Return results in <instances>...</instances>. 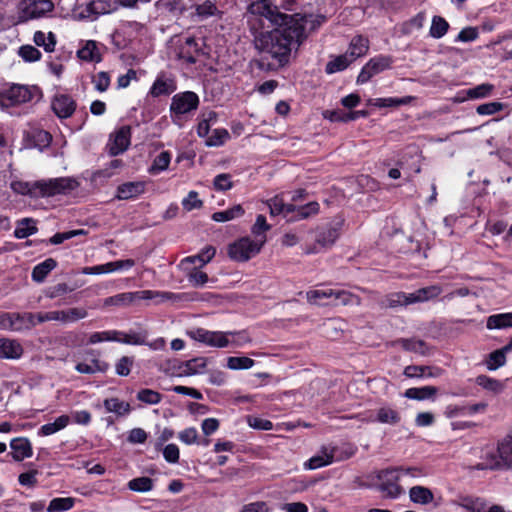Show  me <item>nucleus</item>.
<instances>
[{"mask_svg":"<svg viewBox=\"0 0 512 512\" xmlns=\"http://www.w3.org/2000/svg\"><path fill=\"white\" fill-rule=\"evenodd\" d=\"M250 12L264 17L277 28L260 33L255 37L256 49L268 55L274 62L266 63L264 58L256 61L261 70H276L287 66L290 62L292 50H297L306 39L304 26L293 20L289 15L279 11L278 7L270 4L268 0H259L250 6Z\"/></svg>","mask_w":512,"mask_h":512,"instance_id":"f257e3e1","label":"nucleus"},{"mask_svg":"<svg viewBox=\"0 0 512 512\" xmlns=\"http://www.w3.org/2000/svg\"><path fill=\"white\" fill-rule=\"evenodd\" d=\"M368 116V111L366 110H358L351 112H339V111H331L325 114V117L329 118V120L333 122H349L354 121L359 118H365Z\"/></svg>","mask_w":512,"mask_h":512,"instance_id":"e433bc0d","label":"nucleus"},{"mask_svg":"<svg viewBox=\"0 0 512 512\" xmlns=\"http://www.w3.org/2000/svg\"><path fill=\"white\" fill-rule=\"evenodd\" d=\"M207 359L204 357L193 358L184 362H181L178 369L180 376H190L194 374L202 373L206 368Z\"/></svg>","mask_w":512,"mask_h":512,"instance_id":"4be33fe9","label":"nucleus"},{"mask_svg":"<svg viewBox=\"0 0 512 512\" xmlns=\"http://www.w3.org/2000/svg\"><path fill=\"white\" fill-rule=\"evenodd\" d=\"M331 299H334V305H343V306H360L362 301L358 295H355L346 290H336L333 289V296Z\"/></svg>","mask_w":512,"mask_h":512,"instance_id":"f704fd0d","label":"nucleus"},{"mask_svg":"<svg viewBox=\"0 0 512 512\" xmlns=\"http://www.w3.org/2000/svg\"><path fill=\"white\" fill-rule=\"evenodd\" d=\"M484 461L481 463H478L475 468L477 470H497V469H503L504 468V462L500 458V453L498 451L495 452H489L484 456Z\"/></svg>","mask_w":512,"mask_h":512,"instance_id":"79ce46f5","label":"nucleus"},{"mask_svg":"<svg viewBox=\"0 0 512 512\" xmlns=\"http://www.w3.org/2000/svg\"><path fill=\"white\" fill-rule=\"evenodd\" d=\"M31 140L33 142L34 147L42 151L51 144L52 136L48 131L36 129L33 130L31 133Z\"/></svg>","mask_w":512,"mask_h":512,"instance_id":"8fccbe9b","label":"nucleus"},{"mask_svg":"<svg viewBox=\"0 0 512 512\" xmlns=\"http://www.w3.org/2000/svg\"><path fill=\"white\" fill-rule=\"evenodd\" d=\"M376 478L378 480L377 489L384 497L396 499L404 494V489L399 485L401 479L397 467L379 470Z\"/></svg>","mask_w":512,"mask_h":512,"instance_id":"39448f33","label":"nucleus"},{"mask_svg":"<svg viewBox=\"0 0 512 512\" xmlns=\"http://www.w3.org/2000/svg\"><path fill=\"white\" fill-rule=\"evenodd\" d=\"M79 182L72 177H58L36 181L13 180L11 190L22 196L30 198H48L57 195H66L76 190Z\"/></svg>","mask_w":512,"mask_h":512,"instance_id":"f03ea898","label":"nucleus"},{"mask_svg":"<svg viewBox=\"0 0 512 512\" xmlns=\"http://www.w3.org/2000/svg\"><path fill=\"white\" fill-rule=\"evenodd\" d=\"M54 4L51 0H26L20 3V20L37 19L52 12Z\"/></svg>","mask_w":512,"mask_h":512,"instance_id":"6e6552de","label":"nucleus"},{"mask_svg":"<svg viewBox=\"0 0 512 512\" xmlns=\"http://www.w3.org/2000/svg\"><path fill=\"white\" fill-rule=\"evenodd\" d=\"M409 498L415 504L427 505L434 500V495L429 488L417 485L410 488Z\"/></svg>","mask_w":512,"mask_h":512,"instance_id":"cd10ccee","label":"nucleus"},{"mask_svg":"<svg viewBox=\"0 0 512 512\" xmlns=\"http://www.w3.org/2000/svg\"><path fill=\"white\" fill-rule=\"evenodd\" d=\"M413 97L406 96L402 98L388 97V98H376L369 99L368 104L379 108L384 107H397L400 105H407L412 101Z\"/></svg>","mask_w":512,"mask_h":512,"instance_id":"a19ab883","label":"nucleus"},{"mask_svg":"<svg viewBox=\"0 0 512 512\" xmlns=\"http://www.w3.org/2000/svg\"><path fill=\"white\" fill-rule=\"evenodd\" d=\"M459 506L467 512H484L487 509L486 501L479 497H464Z\"/></svg>","mask_w":512,"mask_h":512,"instance_id":"de8ad7c7","label":"nucleus"},{"mask_svg":"<svg viewBox=\"0 0 512 512\" xmlns=\"http://www.w3.org/2000/svg\"><path fill=\"white\" fill-rule=\"evenodd\" d=\"M369 422H379L381 424L397 425L401 421V415L392 407L382 406L376 410L375 418H368Z\"/></svg>","mask_w":512,"mask_h":512,"instance_id":"6ab92c4d","label":"nucleus"},{"mask_svg":"<svg viewBox=\"0 0 512 512\" xmlns=\"http://www.w3.org/2000/svg\"><path fill=\"white\" fill-rule=\"evenodd\" d=\"M333 296V289H315L306 292L307 301L313 305H321V300L331 299Z\"/></svg>","mask_w":512,"mask_h":512,"instance_id":"680f3d73","label":"nucleus"},{"mask_svg":"<svg viewBox=\"0 0 512 512\" xmlns=\"http://www.w3.org/2000/svg\"><path fill=\"white\" fill-rule=\"evenodd\" d=\"M397 470L400 475V479H406L408 483L426 476L424 469L418 466H399L397 467Z\"/></svg>","mask_w":512,"mask_h":512,"instance_id":"a18cd8bd","label":"nucleus"},{"mask_svg":"<svg viewBox=\"0 0 512 512\" xmlns=\"http://www.w3.org/2000/svg\"><path fill=\"white\" fill-rule=\"evenodd\" d=\"M486 327L490 330L512 327V312L489 316L487 318Z\"/></svg>","mask_w":512,"mask_h":512,"instance_id":"58836bf2","label":"nucleus"},{"mask_svg":"<svg viewBox=\"0 0 512 512\" xmlns=\"http://www.w3.org/2000/svg\"><path fill=\"white\" fill-rule=\"evenodd\" d=\"M497 451L504 462V469H512V435H506L498 442Z\"/></svg>","mask_w":512,"mask_h":512,"instance_id":"2f4dec72","label":"nucleus"},{"mask_svg":"<svg viewBox=\"0 0 512 512\" xmlns=\"http://www.w3.org/2000/svg\"><path fill=\"white\" fill-rule=\"evenodd\" d=\"M319 211V204L317 202H309L305 205L297 206V214L289 218V221L306 219L312 215L317 214Z\"/></svg>","mask_w":512,"mask_h":512,"instance_id":"5fc2aeb1","label":"nucleus"},{"mask_svg":"<svg viewBox=\"0 0 512 512\" xmlns=\"http://www.w3.org/2000/svg\"><path fill=\"white\" fill-rule=\"evenodd\" d=\"M341 227L342 221H337L318 228L315 240L316 243L312 248L308 249L306 253H318V247L324 249L331 247L338 239Z\"/></svg>","mask_w":512,"mask_h":512,"instance_id":"0eeeda50","label":"nucleus"},{"mask_svg":"<svg viewBox=\"0 0 512 512\" xmlns=\"http://www.w3.org/2000/svg\"><path fill=\"white\" fill-rule=\"evenodd\" d=\"M266 236L252 240L249 237H243L228 246V256L237 262H245L257 255L264 243Z\"/></svg>","mask_w":512,"mask_h":512,"instance_id":"20e7f679","label":"nucleus"},{"mask_svg":"<svg viewBox=\"0 0 512 512\" xmlns=\"http://www.w3.org/2000/svg\"><path fill=\"white\" fill-rule=\"evenodd\" d=\"M121 332L117 330H107L101 332H94L89 336L88 344L94 345L105 341H118Z\"/></svg>","mask_w":512,"mask_h":512,"instance_id":"3c124183","label":"nucleus"},{"mask_svg":"<svg viewBox=\"0 0 512 512\" xmlns=\"http://www.w3.org/2000/svg\"><path fill=\"white\" fill-rule=\"evenodd\" d=\"M506 352L501 348L489 354L486 362L488 370H496L506 363Z\"/></svg>","mask_w":512,"mask_h":512,"instance_id":"e2e57ef3","label":"nucleus"},{"mask_svg":"<svg viewBox=\"0 0 512 512\" xmlns=\"http://www.w3.org/2000/svg\"><path fill=\"white\" fill-rule=\"evenodd\" d=\"M198 105V95L192 91H186L173 96L170 111L176 115H183L196 110Z\"/></svg>","mask_w":512,"mask_h":512,"instance_id":"f8f14e48","label":"nucleus"},{"mask_svg":"<svg viewBox=\"0 0 512 512\" xmlns=\"http://www.w3.org/2000/svg\"><path fill=\"white\" fill-rule=\"evenodd\" d=\"M85 360L83 362H79L75 366V370L81 374H96V373H105L109 364L105 361L100 360V353L97 350L89 349L85 351Z\"/></svg>","mask_w":512,"mask_h":512,"instance_id":"9b49d317","label":"nucleus"},{"mask_svg":"<svg viewBox=\"0 0 512 512\" xmlns=\"http://www.w3.org/2000/svg\"><path fill=\"white\" fill-rule=\"evenodd\" d=\"M449 29L448 22L441 16H434L430 27V35L433 38L439 39L443 37Z\"/></svg>","mask_w":512,"mask_h":512,"instance_id":"052dcab7","label":"nucleus"},{"mask_svg":"<svg viewBox=\"0 0 512 512\" xmlns=\"http://www.w3.org/2000/svg\"><path fill=\"white\" fill-rule=\"evenodd\" d=\"M76 107V101L67 94H56L51 101V109L60 119H67L71 117L74 114Z\"/></svg>","mask_w":512,"mask_h":512,"instance_id":"4468645a","label":"nucleus"},{"mask_svg":"<svg viewBox=\"0 0 512 512\" xmlns=\"http://www.w3.org/2000/svg\"><path fill=\"white\" fill-rule=\"evenodd\" d=\"M254 360L249 357H235L231 356L227 359V367L231 370H246L254 365Z\"/></svg>","mask_w":512,"mask_h":512,"instance_id":"69168bd1","label":"nucleus"},{"mask_svg":"<svg viewBox=\"0 0 512 512\" xmlns=\"http://www.w3.org/2000/svg\"><path fill=\"white\" fill-rule=\"evenodd\" d=\"M494 90V85L489 83L480 84L474 88H470L466 91V96L470 99L485 98L491 95Z\"/></svg>","mask_w":512,"mask_h":512,"instance_id":"338daca9","label":"nucleus"},{"mask_svg":"<svg viewBox=\"0 0 512 512\" xmlns=\"http://www.w3.org/2000/svg\"><path fill=\"white\" fill-rule=\"evenodd\" d=\"M176 90L175 82L171 79L158 77L153 83L150 94L153 97H159L161 95H169Z\"/></svg>","mask_w":512,"mask_h":512,"instance_id":"72a5a7b5","label":"nucleus"},{"mask_svg":"<svg viewBox=\"0 0 512 512\" xmlns=\"http://www.w3.org/2000/svg\"><path fill=\"white\" fill-rule=\"evenodd\" d=\"M369 49V40L361 35L352 38L346 54L355 61L357 58L364 56Z\"/></svg>","mask_w":512,"mask_h":512,"instance_id":"b1692460","label":"nucleus"},{"mask_svg":"<svg viewBox=\"0 0 512 512\" xmlns=\"http://www.w3.org/2000/svg\"><path fill=\"white\" fill-rule=\"evenodd\" d=\"M199 53V47L194 37H188L183 46H181L178 56L190 64L196 62V55Z\"/></svg>","mask_w":512,"mask_h":512,"instance_id":"7c9ffc66","label":"nucleus"},{"mask_svg":"<svg viewBox=\"0 0 512 512\" xmlns=\"http://www.w3.org/2000/svg\"><path fill=\"white\" fill-rule=\"evenodd\" d=\"M12 457L15 461H22L32 456V446L27 438H14L10 442Z\"/></svg>","mask_w":512,"mask_h":512,"instance_id":"412c9836","label":"nucleus"},{"mask_svg":"<svg viewBox=\"0 0 512 512\" xmlns=\"http://www.w3.org/2000/svg\"><path fill=\"white\" fill-rule=\"evenodd\" d=\"M441 293L442 288L439 285H431L410 293L409 299L412 304L425 302L438 297Z\"/></svg>","mask_w":512,"mask_h":512,"instance_id":"5701e85b","label":"nucleus"},{"mask_svg":"<svg viewBox=\"0 0 512 512\" xmlns=\"http://www.w3.org/2000/svg\"><path fill=\"white\" fill-rule=\"evenodd\" d=\"M29 320L25 313L3 312L0 314V328L14 332L26 330L25 321Z\"/></svg>","mask_w":512,"mask_h":512,"instance_id":"dca6fc26","label":"nucleus"},{"mask_svg":"<svg viewBox=\"0 0 512 512\" xmlns=\"http://www.w3.org/2000/svg\"><path fill=\"white\" fill-rule=\"evenodd\" d=\"M88 316V312L83 307H72L65 310L50 311L51 321L59 322L63 325L77 322Z\"/></svg>","mask_w":512,"mask_h":512,"instance_id":"2eb2a0df","label":"nucleus"},{"mask_svg":"<svg viewBox=\"0 0 512 512\" xmlns=\"http://www.w3.org/2000/svg\"><path fill=\"white\" fill-rule=\"evenodd\" d=\"M186 298L184 294H174L170 292H159L152 290H140L134 292H124L104 299V306L126 307L142 300H157L164 302L167 300H182Z\"/></svg>","mask_w":512,"mask_h":512,"instance_id":"7ed1b4c3","label":"nucleus"},{"mask_svg":"<svg viewBox=\"0 0 512 512\" xmlns=\"http://www.w3.org/2000/svg\"><path fill=\"white\" fill-rule=\"evenodd\" d=\"M34 43L43 47L44 50L48 53H51L55 50V46L57 43L56 35L53 32H48L47 34L42 31H36L33 36Z\"/></svg>","mask_w":512,"mask_h":512,"instance_id":"4c0bfd02","label":"nucleus"},{"mask_svg":"<svg viewBox=\"0 0 512 512\" xmlns=\"http://www.w3.org/2000/svg\"><path fill=\"white\" fill-rule=\"evenodd\" d=\"M476 384L494 393H500L504 388L503 384L499 380L486 375H479L476 378Z\"/></svg>","mask_w":512,"mask_h":512,"instance_id":"13d9d810","label":"nucleus"},{"mask_svg":"<svg viewBox=\"0 0 512 512\" xmlns=\"http://www.w3.org/2000/svg\"><path fill=\"white\" fill-rule=\"evenodd\" d=\"M406 351L415 352L421 355L427 354V346L423 340L418 339H400L398 341Z\"/></svg>","mask_w":512,"mask_h":512,"instance_id":"bf43d9fd","label":"nucleus"},{"mask_svg":"<svg viewBox=\"0 0 512 512\" xmlns=\"http://www.w3.org/2000/svg\"><path fill=\"white\" fill-rule=\"evenodd\" d=\"M117 10V4L114 0H92L80 13L82 18L96 20L100 15L110 14Z\"/></svg>","mask_w":512,"mask_h":512,"instance_id":"ddd939ff","label":"nucleus"},{"mask_svg":"<svg viewBox=\"0 0 512 512\" xmlns=\"http://www.w3.org/2000/svg\"><path fill=\"white\" fill-rule=\"evenodd\" d=\"M127 487L131 491L145 493V492H149L153 489L154 481H153V479H151L149 477H145V476L137 477V478L131 479L127 483Z\"/></svg>","mask_w":512,"mask_h":512,"instance_id":"49530a36","label":"nucleus"},{"mask_svg":"<svg viewBox=\"0 0 512 512\" xmlns=\"http://www.w3.org/2000/svg\"><path fill=\"white\" fill-rule=\"evenodd\" d=\"M77 55L81 60L88 62H100L102 59L97 47V42L93 40L87 41L85 45L78 50Z\"/></svg>","mask_w":512,"mask_h":512,"instance_id":"c9c22d12","label":"nucleus"},{"mask_svg":"<svg viewBox=\"0 0 512 512\" xmlns=\"http://www.w3.org/2000/svg\"><path fill=\"white\" fill-rule=\"evenodd\" d=\"M244 214V209L241 205H235L227 210L215 212L212 214V219L215 222H226L239 218Z\"/></svg>","mask_w":512,"mask_h":512,"instance_id":"c03bdc74","label":"nucleus"},{"mask_svg":"<svg viewBox=\"0 0 512 512\" xmlns=\"http://www.w3.org/2000/svg\"><path fill=\"white\" fill-rule=\"evenodd\" d=\"M34 91L28 86L13 85L5 92L0 93V107L8 108L29 102L33 99Z\"/></svg>","mask_w":512,"mask_h":512,"instance_id":"1a4fd4ad","label":"nucleus"},{"mask_svg":"<svg viewBox=\"0 0 512 512\" xmlns=\"http://www.w3.org/2000/svg\"><path fill=\"white\" fill-rule=\"evenodd\" d=\"M37 221L33 218H23L16 222L14 237L17 239L27 238L37 233Z\"/></svg>","mask_w":512,"mask_h":512,"instance_id":"a878e982","label":"nucleus"},{"mask_svg":"<svg viewBox=\"0 0 512 512\" xmlns=\"http://www.w3.org/2000/svg\"><path fill=\"white\" fill-rule=\"evenodd\" d=\"M70 422L68 415H61L52 423H47L41 426L38 434L41 436L52 435L62 429H64Z\"/></svg>","mask_w":512,"mask_h":512,"instance_id":"ea45409f","label":"nucleus"},{"mask_svg":"<svg viewBox=\"0 0 512 512\" xmlns=\"http://www.w3.org/2000/svg\"><path fill=\"white\" fill-rule=\"evenodd\" d=\"M106 412L113 413L117 417H124L131 412V406L128 402L120 400L117 397L107 398L103 402Z\"/></svg>","mask_w":512,"mask_h":512,"instance_id":"393cba45","label":"nucleus"},{"mask_svg":"<svg viewBox=\"0 0 512 512\" xmlns=\"http://www.w3.org/2000/svg\"><path fill=\"white\" fill-rule=\"evenodd\" d=\"M334 460V450L333 449H323L320 454L311 457L304 466L307 469L314 470L326 465H329Z\"/></svg>","mask_w":512,"mask_h":512,"instance_id":"bb28decb","label":"nucleus"},{"mask_svg":"<svg viewBox=\"0 0 512 512\" xmlns=\"http://www.w3.org/2000/svg\"><path fill=\"white\" fill-rule=\"evenodd\" d=\"M145 184L141 181L126 182L117 187L116 198L119 200H128L144 193Z\"/></svg>","mask_w":512,"mask_h":512,"instance_id":"aec40b11","label":"nucleus"},{"mask_svg":"<svg viewBox=\"0 0 512 512\" xmlns=\"http://www.w3.org/2000/svg\"><path fill=\"white\" fill-rule=\"evenodd\" d=\"M187 335L198 342L210 347L223 348L227 347L231 342L229 336L232 332L209 331L204 328H195L187 331Z\"/></svg>","mask_w":512,"mask_h":512,"instance_id":"423d86ee","label":"nucleus"},{"mask_svg":"<svg viewBox=\"0 0 512 512\" xmlns=\"http://www.w3.org/2000/svg\"><path fill=\"white\" fill-rule=\"evenodd\" d=\"M215 253H216V249L213 246H207L201 251L200 254L195 255V256H190V257H187L184 260H182V264H186V263L194 264L196 262H200V266H203L206 263H208L215 256Z\"/></svg>","mask_w":512,"mask_h":512,"instance_id":"864d4df0","label":"nucleus"},{"mask_svg":"<svg viewBox=\"0 0 512 512\" xmlns=\"http://www.w3.org/2000/svg\"><path fill=\"white\" fill-rule=\"evenodd\" d=\"M438 392L435 386L413 387L405 391L404 396L412 400H427L432 399Z\"/></svg>","mask_w":512,"mask_h":512,"instance_id":"c85d7f7f","label":"nucleus"},{"mask_svg":"<svg viewBox=\"0 0 512 512\" xmlns=\"http://www.w3.org/2000/svg\"><path fill=\"white\" fill-rule=\"evenodd\" d=\"M196 15L201 19L205 20L212 16H221L222 12L217 6L210 0L204 1L202 4L196 5Z\"/></svg>","mask_w":512,"mask_h":512,"instance_id":"09e8293b","label":"nucleus"},{"mask_svg":"<svg viewBox=\"0 0 512 512\" xmlns=\"http://www.w3.org/2000/svg\"><path fill=\"white\" fill-rule=\"evenodd\" d=\"M131 129L129 126H123L116 131L111 143L109 144V153L112 156L123 153L130 145Z\"/></svg>","mask_w":512,"mask_h":512,"instance_id":"f3484780","label":"nucleus"},{"mask_svg":"<svg viewBox=\"0 0 512 512\" xmlns=\"http://www.w3.org/2000/svg\"><path fill=\"white\" fill-rule=\"evenodd\" d=\"M24 349L16 339L0 338V359L17 360L23 355Z\"/></svg>","mask_w":512,"mask_h":512,"instance_id":"a211bd4d","label":"nucleus"},{"mask_svg":"<svg viewBox=\"0 0 512 512\" xmlns=\"http://www.w3.org/2000/svg\"><path fill=\"white\" fill-rule=\"evenodd\" d=\"M170 161V153L168 151H162L155 157L151 167L149 168V172L151 174H158L166 170L170 164Z\"/></svg>","mask_w":512,"mask_h":512,"instance_id":"4d7b16f0","label":"nucleus"},{"mask_svg":"<svg viewBox=\"0 0 512 512\" xmlns=\"http://www.w3.org/2000/svg\"><path fill=\"white\" fill-rule=\"evenodd\" d=\"M353 62L354 61L346 53H344L330 60L326 64L325 71L327 74L340 72L346 69Z\"/></svg>","mask_w":512,"mask_h":512,"instance_id":"37998d69","label":"nucleus"},{"mask_svg":"<svg viewBox=\"0 0 512 512\" xmlns=\"http://www.w3.org/2000/svg\"><path fill=\"white\" fill-rule=\"evenodd\" d=\"M392 62L393 60L390 56L379 55L371 58L361 69L357 77V84H364L373 76L389 69Z\"/></svg>","mask_w":512,"mask_h":512,"instance_id":"9d476101","label":"nucleus"},{"mask_svg":"<svg viewBox=\"0 0 512 512\" xmlns=\"http://www.w3.org/2000/svg\"><path fill=\"white\" fill-rule=\"evenodd\" d=\"M410 293L406 294L404 292H397L390 294L386 297L385 303L387 307L395 308L398 306H406L412 304L410 302Z\"/></svg>","mask_w":512,"mask_h":512,"instance_id":"774afa93","label":"nucleus"},{"mask_svg":"<svg viewBox=\"0 0 512 512\" xmlns=\"http://www.w3.org/2000/svg\"><path fill=\"white\" fill-rule=\"evenodd\" d=\"M75 500L72 497L54 498L50 501L47 511L48 512H63L68 511L74 506Z\"/></svg>","mask_w":512,"mask_h":512,"instance_id":"6e6d98bb","label":"nucleus"},{"mask_svg":"<svg viewBox=\"0 0 512 512\" xmlns=\"http://www.w3.org/2000/svg\"><path fill=\"white\" fill-rule=\"evenodd\" d=\"M157 5L173 14H182L193 7L192 0H159Z\"/></svg>","mask_w":512,"mask_h":512,"instance_id":"473e14b6","label":"nucleus"},{"mask_svg":"<svg viewBox=\"0 0 512 512\" xmlns=\"http://www.w3.org/2000/svg\"><path fill=\"white\" fill-rule=\"evenodd\" d=\"M291 17V15H289ZM293 20L300 22L304 26V32L306 31V28L309 27L310 30H315L318 27H320L324 21V16H313V15H305L300 16L299 14H295L292 16Z\"/></svg>","mask_w":512,"mask_h":512,"instance_id":"603ef678","label":"nucleus"},{"mask_svg":"<svg viewBox=\"0 0 512 512\" xmlns=\"http://www.w3.org/2000/svg\"><path fill=\"white\" fill-rule=\"evenodd\" d=\"M57 266L56 260L47 258L43 262L37 264L32 270V280L37 283H42L47 275Z\"/></svg>","mask_w":512,"mask_h":512,"instance_id":"c756f323","label":"nucleus"},{"mask_svg":"<svg viewBox=\"0 0 512 512\" xmlns=\"http://www.w3.org/2000/svg\"><path fill=\"white\" fill-rule=\"evenodd\" d=\"M136 398L145 404L156 405L161 402L162 395L155 390L145 388L138 391Z\"/></svg>","mask_w":512,"mask_h":512,"instance_id":"0e129e2a","label":"nucleus"}]
</instances>
